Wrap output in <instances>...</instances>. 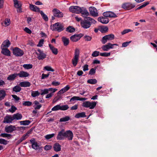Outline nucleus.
<instances>
[{
    "label": "nucleus",
    "mask_w": 157,
    "mask_h": 157,
    "mask_svg": "<svg viewBox=\"0 0 157 157\" xmlns=\"http://www.w3.org/2000/svg\"><path fill=\"white\" fill-rule=\"evenodd\" d=\"M87 82L88 83L94 84L96 83L97 82V81L95 79H90L87 80Z\"/></svg>",
    "instance_id": "37"
},
{
    "label": "nucleus",
    "mask_w": 157,
    "mask_h": 157,
    "mask_svg": "<svg viewBox=\"0 0 157 157\" xmlns=\"http://www.w3.org/2000/svg\"><path fill=\"white\" fill-rule=\"evenodd\" d=\"M6 95L5 92L3 90H0V101L4 98Z\"/></svg>",
    "instance_id": "33"
},
{
    "label": "nucleus",
    "mask_w": 157,
    "mask_h": 157,
    "mask_svg": "<svg viewBox=\"0 0 157 157\" xmlns=\"http://www.w3.org/2000/svg\"><path fill=\"white\" fill-rule=\"evenodd\" d=\"M66 31L68 32L72 33L75 31V29L72 26H69L66 28Z\"/></svg>",
    "instance_id": "34"
},
{
    "label": "nucleus",
    "mask_w": 157,
    "mask_h": 157,
    "mask_svg": "<svg viewBox=\"0 0 157 157\" xmlns=\"http://www.w3.org/2000/svg\"><path fill=\"white\" fill-rule=\"evenodd\" d=\"M135 7V5L132 4L130 3H127L123 4L122 6L123 8L129 10Z\"/></svg>",
    "instance_id": "12"
},
{
    "label": "nucleus",
    "mask_w": 157,
    "mask_h": 157,
    "mask_svg": "<svg viewBox=\"0 0 157 157\" xmlns=\"http://www.w3.org/2000/svg\"><path fill=\"white\" fill-rule=\"evenodd\" d=\"M62 40L64 46H67L68 44L69 43V40L68 38L63 36L62 37Z\"/></svg>",
    "instance_id": "32"
},
{
    "label": "nucleus",
    "mask_w": 157,
    "mask_h": 157,
    "mask_svg": "<svg viewBox=\"0 0 157 157\" xmlns=\"http://www.w3.org/2000/svg\"><path fill=\"white\" fill-rule=\"evenodd\" d=\"M112 44L110 43H109L101 47V48L104 51H108L110 49L113 48V47L111 46Z\"/></svg>",
    "instance_id": "18"
},
{
    "label": "nucleus",
    "mask_w": 157,
    "mask_h": 157,
    "mask_svg": "<svg viewBox=\"0 0 157 157\" xmlns=\"http://www.w3.org/2000/svg\"><path fill=\"white\" fill-rule=\"evenodd\" d=\"M70 89V87L69 85H67L64 88L61 89L60 90H59L57 93L58 94H61L64 93L65 92L67 91Z\"/></svg>",
    "instance_id": "27"
},
{
    "label": "nucleus",
    "mask_w": 157,
    "mask_h": 157,
    "mask_svg": "<svg viewBox=\"0 0 157 157\" xmlns=\"http://www.w3.org/2000/svg\"><path fill=\"white\" fill-rule=\"evenodd\" d=\"M41 95L47 94L48 93V90L47 89H45L44 90H41Z\"/></svg>",
    "instance_id": "54"
},
{
    "label": "nucleus",
    "mask_w": 157,
    "mask_h": 157,
    "mask_svg": "<svg viewBox=\"0 0 157 157\" xmlns=\"http://www.w3.org/2000/svg\"><path fill=\"white\" fill-rule=\"evenodd\" d=\"M23 67L25 69H29L33 67V65L31 64H24L23 65Z\"/></svg>",
    "instance_id": "42"
},
{
    "label": "nucleus",
    "mask_w": 157,
    "mask_h": 157,
    "mask_svg": "<svg viewBox=\"0 0 157 157\" xmlns=\"http://www.w3.org/2000/svg\"><path fill=\"white\" fill-rule=\"evenodd\" d=\"M40 12L43 19L45 21H48V18L47 16L42 11H40Z\"/></svg>",
    "instance_id": "40"
},
{
    "label": "nucleus",
    "mask_w": 157,
    "mask_h": 157,
    "mask_svg": "<svg viewBox=\"0 0 157 157\" xmlns=\"http://www.w3.org/2000/svg\"><path fill=\"white\" fill-rule=\"evenodd\" d=\"M30 142L32 144V146L33 148L35 150H37L39 148V145L38 143L35 141V140L31 139L30 140Z\"/></svg>",
    "instance_id": "16"
},
{
    "label": "nucleus",
    "mask_w": 157,
    "mask_h": 157,
    "mask_svg": "<svg viewBox=\"0 0 157 157\" xmlns=\"http://www.w3.org/2000/svg\"><path fill=\"white\" fill-rule=\"evenodd\" d=\"M80 51L77 48L75 50L74 55L72 59V63L74 67L77 65L79 57Z\"/></svg>",
    "instance_id": "2"
},
{
    "label": "nucleus",
    "mask_w": 157,
    "mask_h": 157,
    "mask_svg": "<svg viewBox=\"0 0 157 157\" xmlns=\"http://www.w3.org/2000/svg\"><path fill=\"white\" fill-rule=\"evenodd\" d=\"M10 43L8 40H5L2 43L1 48L3 47L8 48L10 45Z\"/></svg>",
    "instance_id": "26"
},
{
    "label": "nucleus",
    "mask_w": 157,
    "mask_h": 157,
    "mask_svg": "<svg viewBox=\"0 0 157 157\" xmlns=\"http://www.w3.org/2000/svg\"><path fill=\"white\" fill-rule=\"evenodd\" d=\"M98 20L101 23L105 24H107L109 22V20L108 18L103 17H98Z\"/></svg>",
    "instance_id": "22"
},
{
    "label": "nucleus",
    "mask_w": 157,
    "mask_h": 157,
    "mask_svg": "<svg viewBox=\"0 0 157 157\" xmlns=\"http://www.w3.org/2000/svg\"><path fill=\"white\" fill-rule=\"evenodd\" d=\"M52 147V146L50 145H47L45 146L44 149L46 151H48L51 149Z\"/></svg>",
    "instance_id": "62"
},
{
    "label": "nucleus",
    "mask_w": 157,
    "mask_h": 157,
    "mask_svg": "<svg viewBox=\"0 0 157 157\" xmlns=\"http://www.w3.org/2000/svg\"><path fill=\"white\" fill-rule=\"evenodd\" d=\"M17 76V73H14L11 74L8 76L7 79L9 81L13 80Z\"/></svg>",
    "instance_id": "30"
},
{
    "label": "nucleus",
    "mask_w": 157,
    "mask_h": 157,
    "mask_svg": "<svg viewBox=\"0 0 157 157\" xmlns=\"http://www.w3.org/2000/svg\"><path fill=\"white\" fill-rule=\"evenodd\" d=\"M13 120V116L10 115H7L4 118L3 122L4 123H12Z\"/></svg>",
    "instance_id": "15"
},
{
    "label": "nucleus",
    "mask_w": 157,
    "mask_h": 157,
    "mask_svg": "<svg viewBox=\"0 0 157 157\" xmlns=\"http://www.w3.org/2000/svg\"><path fill=\"white\" fill-rule=\"evenodd\" d=\"M114 37V35L112 34L106 35L102 37L101 41L103 44H105L108 41L113 40Z\"/></svg>",
    "instance_id": "4"
},
{
    "label": "nucleus",
    "mask_w": 157,
    "mask_h": 157,
    "mask_svg": "<svg viewBox=\"0 0 157 157\" xmlns=\"http://www.w3.org/2000/svg\"><path fill=\"white\" fill-rule=\"evenodd\" d=\"M65 138H67L69 140H72L73 137L72 132L70 130L65 131Z\"/></svg>",
    "instance_id": "14"
},
{
    "label": "nucleus",
    "mask_w": 157,
    "mask_h": 157,
    "mask_svg": "<svg viewBox=\"0 0 157 157\" xmlns=\"http://www.w3.org/2000/svg\"><path fill=\"white\" fill-rule=\"evenodd\" d=\"M80 12V13H81L82 14V16L84 17L85 18L86 17H87V16L89 14V12H88L86 9L83 7L81 8Z\"/></svg>",
    "instance_id": "17"
},
{
    "label": "nucleus",
    "mask_w": 157,
    "mask_h": 157,
    "mask_svg": "<svg viewBox=\"0 0 157 157\" xmlns=\"http://www.w3.org/2000/svg\"><path fill=\"white\" fill-rule=\"evenodd\" d=\"M0 144L6 145L7 144V141L4 139H0Z\"/></svg>",
    "instance_id": "57"
},
{
    "label": "nucleus",
    "mask_w": 157,
    "mask_h": 157,
    "mask_svg": "<svg viewBox=\"0 0 157 157\" xmlns=\"http://www.w3.org/2000/svg\"><path fill=\"white\" fill-rule=\"evenodd\" d=\"M29 8L31 10L34 12H39L40 11V9L38 7L33 4H29Z\"/></svg>",
    "instance_id": "23"
},
{
    "label": "nucleus",
    "mask_w": 157,
    "mask_h": 157,
    "mask_svg": "<svg viewBox=\"0 0 157 157\" xmlns=\"http://www.w3.org/2000/svg\"><path fill=\"white\" fill-rule=\"evenodd\" d=\"M96 69L94 68H91L89 72V74L90 75H93L95 73Z\"/></svg>",
    "instance_id": "61"
},
{
    "label": "nucleus",
    "mask_w": 157,
    "mask_h": 157,
    "mask_svg": "<svg viewBox=\"0 0 157 157\" xmlns=\"http://www.w3.org/2000/svg\"><path fill=\"white\" fill-rule=\"evenodd\" d=\"M108 28L106 26L101 27L100 29V31L102 33H105L108 31Z\"/></svg>",
    "instance_id": "43"
},
{
    "label": "nucleus",
    "mask_w": 157,
    "mask_h": 157,
    "mask_svg": "<svg viewBox=\"0 0 157 157\" xmlns=\"http://www.w3.org/2000/svg\"><path fill=\"white\" fill-rule=\"evenodd\" d=\"M1 48L2 49L1 52L3 54L7 56L10 55V51L7 49V48L3 47V48Z\"/></svg>",
    "instance_id": "21"
},
{
    "label": "nucleus",
    "mask_w": 157,
    "mask_h": 157,
    "mask_svg": "<svg viewBox=\"0 0 157 157\" xmlns=\"http://www.w3.org/2000/svg\"><path fill=\"white\" fill-rule=\"evenodd\" d=\"M13 120H21L22 117V115L19 113H17L14 114L13 116Z\"/></svg>",
    "instance_id": "28"
},
{
    "label": "nucleus",
    "mask_w": 157,
    "mask_h": 157,
    "mask_svg": "<svg viewBox=\"0 0 157 157\" xmlns=\"http://www.w3.org/2000/svg\"><path fill=\"white\" fill-rule=\"evenodd\" d=\"M40 94V93L38 91H33L31 92V95L33 97H35L39 96Z\"/></svg>",
    "instance_id": "39"
},
{
    "label": "nucleus",
    "mask_w": 157,
    "mask_h": 157,
    "mask_svg": "<svg viewBox=\"0 0 157 157\" xmlns=\"http://www.w3.org/2000/svg\"><path fill=\"white\" fill-rule=\"evenodd\" d=\"M96 21L92 18L87 17L81 22V26L84 29H87L89 28L92 23L95 24Z\"/></svg>",
    "instance_id": "1"
},
{
    "label": "nucleus",
    "mask_w": 157,
    "mask_h": 157,
    "mask_svg": "<svg viewBox=\"0 0 157 157\" xmlns=\"http://www.w3.org/2000/svg\"><path fill=\"white\" fill-rule=\"evenodd\" d=\"M149 4V2H145L144 3H143V4L140 6L139 7L136 9V10H139L140 9L144 7H145V6H146L147 5H148Z\"/></svg>",
    "instance_id": "44"
},
{
    "label": "nucleus",
    "mask_w": 157,
    "mask_h": 157,
    "mask_svg": "<svg viewBox=\"0 0 157 157\" xmlns=\"http://www.w3.org/2000/svg\"><path fill=\"white\" fill-rule=\"evenodd\" d=\"M60 105H57L52 108V110L56 111L59 110H60Z\"/></svg>",
    "instance_id": "47"
},
{
    "label": "nucleus",
    "mask_w": 157,
    "mask_h": 157,
    "mask_svg": "<svg viewBox=\"0 0 157 157\" xmlns=\"http://www.w3.org/2000/svg\"><path fill=\"white\" fill-rule=\"evenodd\" d=\"M79 97L78 96H74L72 97L70 100V101L72 102L75 100H79Z\"/></svg>",
    "instance_id": "55"
},
{
    "label": "nucleus",
    "mask_w": 157,
    "mask_h": 157,
    "mask_svg": "<svg viewBox=\"0 0 157 157\" xmlns=\"http://www.w3.org/2000/svg\"><path fill=\"white\" fill-rule=\"evenodd\" d=\"M53 15L58 18H62L63 16V14L57 9L55 8L52 10Z\"/></svg>",
    "instance_id": "7"
},
{
    "label": "nucleus",
    "mask_w": 157,
    "mask_h": 157,
    "mask_svg": "<svg viewBox=\"0 0 157 157\" xmlns=\"http://www.w3.org/2000/svg\"><path fill=\"white\" fill-rule=\"evenodd\" d=\"M4 24L6 26L9 25L10 24V20L8 18L6 19L4 21Z\"/></svg>",
    "instance_id": "50"
},
{
    "label": "nucleus",
    "mask_w": 157,
    "mask_h": 157,
    "mask_svg": "<svg viewBox=\"0 0 157 157\" xmlns=\"http://www.w3.org/2000/svg\"><path fill=\"white\" fill-rule=\"evenodd\" d=\"M49 46L52 51V52L55 55H57V54L58 53V50L56 48H55L53 46L50 44H49Z\"/></svg>",
    "instance_id": "31"
},
{
    "label": "nucleus",
    "mask_w": 157,
    "mask_h": 157,
    "mask_svg": "<svg viewBox=\"0 0 157 157\" xmlns=\"http://www.w3.org/2000/svg\"><path fill=\"white\" fill-rule=\"evenodd\" d=\"M31 85L30 83L27 81H24L21 82L19 84V85L21 87H29Z\"/></svg>",
    "instance_id": "29"
},
{
    "label": "nucleus",
    "mask_w": 157,
    "mask_h": 157,
    "mask_svg": "<svg viewBox=\"0 0 157 157\" xmlns=\"http://www.w3.org/2000/svg\"><path fill=\"white\" fill-rule=\"evenodd\" d=\"M55 135V134L53 133L51 134H48L45 136V137L46 139H49L53 137Z\"/></svg>",
    "instance_id": "52"
},
{
    "label": "nucleus",
    "mask_w": 157,
    "mask_h": 157,
    "mask_svg": "<svg viewBox=\"0 0 157 157\" xmlns=\"http://www.w3.org/2000/svg\"><path fill=\"white\" fill-rule=\"evenodd\" d=\"M131 42V41H129L123 43L122 45V47H125L127 46Z\"/></svg>",
    "instance_id": "58"
},
{
    "label": "nucleus",
    "mask_w": 157,
    "mask_h": 157,
    "mask_svg": "<svg viewBox=\"0 0 157 157\" xmlns=\"http://www.w3.org/2000/svg\"><path fill=\"white\" fill-rule=\"evenodd\" d=\"M90 13L93 16L96 17L98 16V13L97 9L94 7L91 6L89 8Z\"/></svg>",
    "instance_id": "11"
},
{
    "label": "nucleus",
    "mask_w": 157,
    "mask_h": 157,
    "mask_svg": "<svg viewBox=\"0 0 157 157\" xmlns=\"http://www.w3.org/2000/svg\"><path fill=\"white\" fill-rule=\"evenodd\" d=\"M69 108V106L67 105L60 106V110H61L65 111L67 110Z\"/></svg>",
    "instance_id": "46"
},
{
    "label": "nucleus",
    "mask_w": 157,
    "mask_h": 157,
    "mask_svg": "<svg viewBox=\"0 0 157 157\" xmlns=\"http://www.w3.org/2000/svg\"><path fill=\"white\" fill-rule=\"evenodd\" d=\"M63 26L62 24L59 22H57L51 26V29L53 31H56L60 32L63 30Z\"/></svg>",
    "instance_id": "3"
},
{
    "label": "nucleus",
    "mask_w": 157,
    "mask_h": 157,
    "mask_svg": "<svg viewBox=\"0 0 157 157\" xmlns=\"http://www.w3.org/2000/svg\"><path fill=\"white\" fill-rule=\"evenodd\" d=\"M17 76L20 78H25L29 76V74L27 72L24 71H21L17 74Z\"/></svg>",
    "instance_id": "20"
},
{
    "label": "nucleus",
    "mask_w": 157,
    "mask_h": 157,
    "mask_svg": "<svg viewBox=\"0 0 157 157\" xmlns=\"http://www.w3.org/2000/svg\"><path fill=\"white\" fill-rule=\"evenodd\" d=\"M22 104L23 105L25 106H29L32 105V103L31 102L29 101H23Z\"/></svg>",
    "instance_id": "53"
},
{
    "label": "nucleus",
    "mask_w": 157,
    "mask_h": 157,
    "mask_svg": "<svg viewBox=\"0 0 157 157\" xmlns=\"http://www.w3.org/2000/svg\"><path fill=\"white\" fill-rule=\"evenodd\" d=\"M109 17H116L117 16L113 12L111 11H109Z\"/></svg>",
    "instance_id": "56"
},
{
    "label": "nucleus",
    "mask_w": 157,
    "mask_h": 157,
    "mask_svg": "<svg viewBox=\"0 0 157 157\" xmlns=\"http://www.w3.org/2000/svg\"><path fill=\"white\" fill-rule=\"evenodd\" d=\"M86 117V113L83 112L81 113H77L75 116V117L76 118H84Z\"/></svg>",
    "instance_id": "25"
},
{
    "label": "nucleus",
    "mask_w": 157,
    "mask_h": 157,
    "mask_svg": "<svg viewBox=\"0 0 157 157\" xmlns=\"http://www.w3.org/2000/svg\"><path fill=\"white\" fill-rule=\"evenodd\" d=\"M97 104V102H90L89 101L84 102L82 104V106L86 108H89L90 109H92L94 108Z\"/></svg>",
    "instance_id": "5"
},
{
    "label": "nucleus",
    "mask_w": 157,
    "mask_h": 157,
    "mask_svg": "<svg viewBox=\"0 0 157 157\" xmlns=\"http://www.w3.org/2000/svg\"><path fill=\"white\" fill-rule=\"evenodd\" d=\"M38 51L39 53H36V55L38 56L37 58L39 60H42L46 58V55L41 51L40 49H38Z\"/></svg>",
    "instance_id": "13"
},
{
    "label": "nucleus",
    "mask_w": 157,
    "mask_h": 157,
    "mask_svg": "<svg viewBox=\"0 0 157 157\" xmlns=\"http://www.w3.org/2000/svg\"><path fill=\"white\" fill-rule=\"evenodd\" d=\"M81 8L78 6H72L70 7L69 10L73 13H80Z\"/></svg>",
    "instance_id": "8"
},
{
    "label": "nucleus",
    "mask_w": 157,
    "mask_h": 157,
    "mask_svg": "<svg viewBox=\"0 0 157 157\" xmlns=\"http://www.w3.org/2000/svg\"><path fill=\"white\" fill-rule=\"evenodd\" d=\"M100 53L99 52L95 51L93 52L92 56L94 57H97L98 56L100 55Z\"/></svg>",
    "instance_id": "51"
},
{
    "label": "nucleus",
    "mask_w": 157,
    "mask_h": 157,
    "mask_svg": "<svg viewBox=\"0 0 157 157\" xmlns=\"http://www.w3.org/2000/svg\"><path fill=\"white\" fill-rule=\"evenodd\" d=\"M53 148L55 151H59L61 150V146L58 143H56L54 144Z\"/></svg>",
    "instance_id": "24"
},
{
    "label": "nucleus",
    "mask_w": 157,
    "mask_h": 157,
    "mask_svg": "<svg viewBox=\"0 0 157 157\" xmlns=\"http://www.w3.org/2000/svg\"><path fill=\"white\" fill-rule=\"evenodd\" d=\"M65 138V130L63 129L58 132L56 139L57 140H63Z\"/></svg>",
    "instance_id": "10"
},
{
    "label": "nucleus",
    "mask_w": 157,
    "mask_h": 157,
    "mask_svg": "<svg viewBox=\"0 0 157 157\" xmlns=\"http://www.w3.org/2000/svg\"><path fill=\"white\" fill-rule=\"evenodd\" d=\"M27 134L24 135L20 139V140L22 142L23 141L25 140L28 137Z\"/></svg>",
    "instance_id": "59"
},
{
    "label": "nucleus",
    "mask_w": 157,
    "mask_h": 157,
    "mask_svg": "<svg viewBox=\"0 0 157 157\" xmlns=\"http://www.w3.org/2000/svg\"><path fill=\"white\" fill-rule=\"evenodd\" d=\"M60 83L59 82L54 81L52 83V85L54 86H58L59 85Z\"/></svg>",
    "instance_id": "63"
},
{
    "label": "nucleus",
    "mask_w": 157,
    "mask_h": 157,
    "mask_svg": "<svg viewBox=\"0 0 157 157\" xmlns=\"http://www.w3.org/2000/svg\"><path fill=\"white\" fill-rule=\"evenodd\" d=\"M83 36L82 34H75L71 36L70 37V40L73 42H76L80 40L81 38Z\"/></svg>",
    "instance_id": "9"
},
{
    "label": "nucleus",
    "mask_w": 157,
    "mask_h": 157,
    "mask_svg": "<svg viewBox=\"0 0 157 157\" xmlns=\"http://www.w3.org/2000/svg\"><path fill=\"white\" fill-rule=\"evenodd\" d=\"M17 109L16 108L13 106H12L9 109V111L12 113H13Z\"/></svg>",
    "instance_id": "60"
},
{
    "label": "nucleus",
    "mask_w": 157,
    "mask_h": 157,
    "mask_svg": "<svg viewBox=\"0 0 157 157\" xmlns=\"http://www.w3.org/2000/svg\"><path fill=\"white\" fill-rule=\"evenodd\" d=\"M70 119V117L68 116H66L64 117L61 118L59 120V121L66 122L68 121Z\"/></svg>",
    "instance_id": "36"
},
{
    "label": "nucleus",
    "mask_w": 157,
    "mask_h": 157,
    "mask_svg": "<svg viewBox=\"0 0 157 157\" xmlns=\"http://www.w3.org/2000/svg\"><path fill=\"white\" fill-rule=\"evenodd\" d=\"M44 69L48 71H51L53 72L54 71V70L51 67L48 66H46L44 67Z\"/></svg>",
    "instance_id": "48"
},
{
    "label": "nucleus",
    "mask_w": 157,
    "mask_h": 157,
    "mask_svg": "<svg viewBox=\"0 0 157 157\" xmlns=\"http://www.w3.org/2000/svg\"><path fill=\"white\" fill-rule=\"evenodd\" d=\"M13 53L17 56H21L23 55L24 52L20 49L16 47L13 49Z\"/></svg>",
    "instance_id": "6"
},
{
    "label": "nucleus",
    "mask_w": 157,
    "mask_h": 157,
    "mask_svg": "<svg viewBox=\"0 0 157 157\" xmlns=\"http://www.w3.org/2000/svg\"><path fill=\"white\" fill-rule=\"evenodd\" d=\"M11 135L7 133H3L0 134V136L3 137H7L8 139H10L11 137Z\"/></svg>",
    "instance_id": "38"
},
{
    "label": "nucleus",
    "mask_w": 157,
    "mask_h": 157,
    "mask_svg": "<svg viewBox=\"0 0 157 157\" xmlns=\"http://www.w3.org/2000/svg\"><path fill=\"white\" fill-rule=\"evenodd\" d=\"M15 129V127L14 126L10 125L5 128V131L7 133L11 132Z\"/></svg>",
    "instance_id": "19"
},
{
    "label": "nucleus",
    "mask_w": 157,
    "mask_h": 157,
    "mask_svg": "<svg viewBox=\"0 0 157 157\" xmlns=\"http://www.w3.org/2000/svg\"><path fill=\"white\" fill-rule=\"evenodd\" d=\"M100 55L102 56L107 57V56H110V52L101 53L100 54Z\"/></svg>",
    "instance_id": "49"
},
{
    "label": "nucleus",
    "mask_w": 157,
    "mask_h": 157,
    "mask_svg": "<svg viewBox=\"0 0 157 157\" xmlns=\"http://www.w3.org/2000/svg\"><path fill=\"white\" fill-rule=\"evenodd\" d=\"M30 123L31 121H30L28 120L20 121V123L21 125H28Z\"/></svg>",
    "instance_id": "35"
},
{
    "label": "nucleus",
    "mask_w": 157,
    "mask_h": 157,
    "mask_svg": "<svg viewBox=\"0 0 157 157\" xmlns=\"http://www.w3.org/2000/svg\"><path fill=\"white\" fill-rule=\"evenodd\" d=\"M21 89V87L18 86H16L13 88V91L16 92H20Z\"/></svg>",
    "instance_id": "41"
},
{
    "label": "nucleus",
    "mask_w": 157,
    "mask_h": 157,
    "mask_svg": "<svg viewBox=\"0 0 157 157\" xmlns=\"http://www.w3.org/2000/svg\"><path fill=\"white\" fill-rule=\"evenodd\" d=\"M13 1L14 6L16 8H19V7H21V5L18 3V1L17 0H13Z\"/></svg>",
    "instance_id": "45"
},
{
    "label": "nucleus",
    "mask_w": 157,
    "mask_h": 157,
    "mask_svg": "<svg viewBox=\"0 0 157 157\" xmlns=\"http://www.w3.org/2000/svg\"><path fill=\"white\" fill-rule=\"evenodd\" d=\"M44 40H41L39 41L38 44L37 45V46L41 47L42 46L43 44Z\"/></svg>",
    "instance_id": "64"
}]
</instances>
